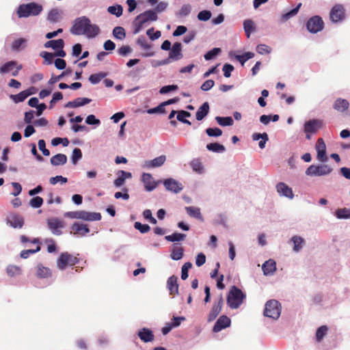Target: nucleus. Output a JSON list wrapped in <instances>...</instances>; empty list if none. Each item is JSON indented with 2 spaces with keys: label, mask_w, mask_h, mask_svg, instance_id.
Wrapping results in <instances>:
<instances>
[{
  "label": "nucleus",
  "mask_w": 350,
  "mask_h": 350,
  "mask_svg": "<svg viewBox=\"0 0 350 350\" xmlns=\"http://www.w3.org/2000/svg\"><path fill=\"white\" fill-rule=\"evenodd\" d=\"M206 148L209 151H212L214 152H223L225 151V147L218 143H211L206 145Z\"/></svg>",
  "instance_id": "e433bc0d"
},
{
  "label": "nucleus",
  "mask_w": 350,
  "mask_h": 350,
  "mask_svg": "<svg viewBox=\"0 0 350 350\" xmlns=\"http://www.w3.org/2000/svg\"><path fill=\"white\" fill-rule=\"evenodd\" d=\"M243 28L247 37L249 38L250 36L251 33L254 31L255 29L253 21L250 19H247L244 21Z\"/></svg>",
  "instance_id": "f704fd0d"
},
{
  "label": "nucleus",
  "mask_w": 350,
  "mask_h": 350,
  "mask_svg": "<svg viewBox=\"0 0 350 350\" xmlns=\"http://www.w3.org/2000/svg\"><path fill=\"white\" fill-rule=\"evenodd\" d=\"M16 66V62L14 61H10L4 64L0 68V72L2 74H6L12 71Z\"/></svg>",
  "instance_id": "4c0bfd02"
},
{
  "label": "nucleus",
  "mask_w": 350,
  "mask_h": 350,
  "mask_svg": "<svg viewBox=\"0 0 350 350\" xmlns=\"http://www.w3.org/2000/svg\"><path fill=\"white\" fill-rule=\"evenodd\" d=\"M183 55L182 53V44L180 42H175L170 49L168 57L173 61H177L182 59Z\"/></svg>",
  "instance_id": "2eb2a0df"
},
{
  "label": "nucleus",
  "mask_w": 350,
  "mask_h": 350,
  "mask_svg": "<svg viewBox=\"0 0 350 350\" xmlns=\"http://www.w3.org/2000/svg\"><path fill=\"white\" fill-rule=\"evenodd\" d=\"M186 237V234L178 233V232H174L170 235L165 236V239L170 242H175V241H180L185 240Z\"/></svg>",
  "instance_id": "c9c22d12"
},
{
  "label": "nucleus",
  "mask_w": 350,
  "mask_h": 350,
  "mask_svg": "<svg viewBox=\"0 0 350 350\" xmlns=\"http://www.w3.org/2000/svg\"><path fill=\"white\" fill-rule=\"evenodd\" d=\"M137 336L144 342H152L154 338V336L152 330L146 327L140 329L137 333Z\"/></svg>",
  "instance_id": "6ab92c4d"
},
{
  "label": "nucleus",
  "mask_w": 350,
  "mask_h": 350,
  "mask_svg": "<svg viewBox=\"0 0 350 350\" xmlns=\"http://www.w3.org/2000/svg\"><path fill=\"white\" fill-rule=\"evenodd\" d=\"M158 18L157 13L153 10H147L137 16L133 22L135 25L134 33H139L148 21H155Z\"/></svg>",
  "instance_id": "20e7f679"
},
{
  "label": "nucleus",
  "mask_w": 350,
  "mask_h": 350,
  "mask_svg": "<svg viewBox=\"0 0 350 350\" xmlns=\"http://www.w3.org/2000/svg\"><path fill=\"white\" fill-rule=\"evenodd\" d=\"M40 56L44 59V62L47 64H51L53 62V57H55L54 54L46 51H42L40 53Z\"/></svg>",
  "instance_id": "338daca9"
},
{
  "label": "nucleus",
  "mask_w": 350,
  "mask_h": 350,
  "mask_svg": "<svg viewBox=\"0 0 350 350\" xmlns=\"http://www.w3.org/2000/svg\"><path fill=\"white\" fill-rule=\"evenodd\" d=\"M42 10L43 8L41 5L31 2L20 5L17 10V14L19 18H27L38 16Z\"/></svg>",
  "instance_id": "f03ea898"
},
{
  "label": "nucleus",
  "mask_w": 350,
  "mask_h": 350,
  "mask_svg": "<svg viewBox=\"0 0 350 350\" xmlns=\"http://www.w3.org/2000/svg\"><path fill=\"white\" fill-rule=\"evenodd\" d=\"M329 18L334 23L342 21L345 18V9L342 5H334L329 13Z\"/></svg>",
  "instance_id": "9b49d317"
},
{
  "label": "nucleus",
  "mask_w": 350,
  "mask_h": 350,
  "mask_svg": "<svg viewBox=\"0 0 350 350\" xmlns=\"http://www.w3.org/2000/svg\"><path fill=\"white\" fill-rule=\"evenodd\" d=\"M142 180L144 185L145 189L148 191H152L157 186V183L149 173H144L142 176Z\"/></svg>",
  "instance_id": "dca6fc26"
},
{
  "label": "nucleus",
  "mask_w": 350,
  "mask_h": 350,
  "mask_svg": "<svg viewBox=\"0 0 350 350\" xmlns=\"http://www.w3.org/2000/svg\"><path fill=\"white\" fill-rule=\"evenodd\" d=\"M209 112V105L208 102L204 103L198 109L196 118L197 120H202L204 119Z\"/></svg>",
  "instance_id": "bb28decb"
},
{
  "label": "nucleus",
  "mask_w": 350,
  "mask_h": 350,
  "mask_svg": "<svg viewBox=\"0 0 350 350\" xmlns=\"http://www.w3.org/2000/svg\"><path fill=\"white\" fill-rule=\"evenodd\" d=\"M165 160L166 157L165 155H161L152 160L146 161L144 163V167L148 168L161 167L164 164Z\"/></svg>",
  "instance_id": "412c9836"
},
{
  "label": "nucleus",
  "mask_w": 350,
  "mask_h": 350,
  "mask_svg": "<svg viewBox=\"0 0 350 350\" xmlns=\"http://www.w3.org/2000/svg\"><path fill=\"white\" fill-rule=\"evenodd\" d=\"M291 241L294 243L293 250L297 252L301 249L304 240L300 237L294 236L292 237Z\"/></svg>",
  "instance_id": "c03bdc74"
},
{
  "label": "nucleus",
  "mask_w": 350,
  "mask_h": 350,
  "mask_svg": "<svg viewBox=\"0 0 350 350\" xmlns=\"http://www.w3.org/2000/svg\"><path fill=\"white\" fill-rule=\"evenodd\" d=\"M7 273L11 277L18 275L21 273V269L15 265H9L7 267Z\"/></svg>",
  "instance_id": "603ef678"
},
{
  "label": "nucleus",
  "mask_w": 350,
  "mask_h": 350,
  "mask_svg": "<svg viewBox=\"0 0 350 350\" xmlns=\"http://www.w3.org/2000/svg\"><path fill=\"white\" fill-rule=\"evenodd\" d=\"M64 41L63 39L49 40L44 44V47L52 48L54 50H57L58 49L64 48Z\"/></svg>",
  "instance_id": "c756f323"
},
{
  "label": "nucleus",
  "mask_w": 350,
  "mask_h": 350,
  "mask_svg": "<svg viewBox=\"0 0 350 350\" xmlns=\"http://www.w3.org/2000/svg\"><path fill=\"white\" fill-rule=\"evenodd\" d=\"M81 219L85 221H99L101 219V215L99 213H91L85 211H81Z\"/></svg>",
  "instance_id": "a878e982"
},
{
  "label": "nucleus",
  "mask_w": 350,
  "mask_h": 350,
  "mask_svg": "<svg viewBox=\"0 0 350 350\" xmlns=\"http://www.w3.org/2000/svg\"><path fill=\"white\" fill-rule=\"evenodd\" d=\"M323 127V122L319 119H312L305 122L304 132L307 139H311V135L315 134Z\"/></svg>",
  "instance_id": "423d86ee"
},
{
  "label": "nucleus",
  "mask_w": 350,
  "mask_h": 350,
  "mask_svg": "<svg viewBox=\"0 0 350 350\" xmlns=\"http://www.w3.org/2000/svg\"><path fill=\"white\" fill-rule=\"evenodd\" d=\"M332 169L327 165H311L306 170V174L310 176H321L330 174Z\"/></svg>",
  "instance_id": "0eeeda50"
},
{
  "label": "nucleus",
  "mask_w": 350,
  "mask_h": 350,
  "mask_svg": "<svg viewBox=\"0 0 350 350\" xmlns=\"http://www.w3.org/2000/svg\"><path fill=\"white\" fill-rule=\"evenodd\" d=\"M118 174H120V176H119L118 178H116L113 182L114 185L116 187H119L122 186L124 183L125 180L126 178H130L132 176V174L131 172H127L124 170L119 171Z\"/></svg>",
  "instance_id": "c85d7f7f"
},
{
  "label": "nucleus",
  "mask_w": 350,
  "mask_h": 350,
  "mask_svg": "<svg viewBox=\"0 0 350 350\" xmlns=\"http://www.w3.org/2000/svg\"><path fill=\"white\" fill-rule=\"evenodd\" d=\"M306 27L310 33H316L323 30L324 22L319 16H314L308 21Z\"/></svg>",
  "instance_id": "1a4fd4ad"
},
{
  "label": "nucleus",
  "mask_w": 350,
  "mask_h": 350,
  "mask_svg": "<svg viewBox=\"0 0 350 350\" xmlns=\"http://www.w3.org/2000/svg\"><path fill=\"white\" fill-rule=\"evenodd\" d=\"M49 182L53 185H56L58 182L64 184L68 182V179L67 178L63 177L62 176H56L55 177H51L49 180Z\"/></svg>",
  "instance_id": "774afa93"
},
{
  "label": "nucleus",
  "mask_w": 350,
  "mask_h": 350,
  "mask_svg": "<svg viewBox=\"0 0 350 350\" xmlns=\"http://www.w3.org/2000/svg\"><path fill=\"white\" fill-rule=\"evenodd\" d=\"M245 298V295L242 291L235 286H232L227 296V304L230 308H238Z\"/></svg>",
  "instance_id": "7ed1b4c3"
},
{
  "label": "nucleus",
  "mask_w": 350,
  "mask_h": 350,
  "mask_svg": "<svg viewBox=\"0 0 350 350\" xmlns=\"http://www.w3.org/2000/svg\"><path fill=\"white\" fill-rule=\"evenodd\" d=\"M29 205L33 208H39L43 204V199L40 196H36L29 200Z\"/></svg>",
  "instance_id": "5fc2aeb1"
},
{
  "label": "nucleus",
  "mask_w": 350,
  "mask_h": 350,
  "mask_svg": "<svg viewBox=\"0 0 350 350\" xmlns=\"http://www.w3.org/2000/svg\"><path fill=\"white\" fill-rule=\"evenodd\" d=\"M67 162V157L64 154H57L51 158V163L53 165H64Z\"/></svg>",
  "instance_id": "7c9ffc66"
},
{
  "label": "nucleus",
  "mask_w": 350,
  "mask_h": 350,
  "mask_svg": "<svg viewBox=\"0 0 350 350\" xmlns=\"http://www.w3.org/2000/svg\"><path fill=\"white\" fill-rule=\"evenodd\" d=\"M113 36L119 40H123L126 36L125 30L122 27H116L113 29Z\"/></svg>",
  "instance_id": "de8ad7c7"
},
{
  "label": "nucleus",
  "mask_w": 350,
  "mask_h": 350,
  "mask_svg": "<svg viewBox=\"0 0 350 350\" xmlns=\"http://www.w3.org/2000/svg\"><path fill=\"white\" fill-rule=\"evenodd\" d=\"M191 8L189 4L183 5L180 10L178 11V15L179 16H185L189 14L191 12Z\"/></svg>",
  "instance_id": "0e129e2a"
},
{
  "label": "nucleus",
  "mask_w": 350,
  "mask_h": 350,
  "mask_svg": "<svg viewBox=\"0 0 350 350\" xmlns=\"http://www.w3.org/2000/svg\"><path fill=\"white\" fill-rule=\"evenodd\" d=\"M47 225L53 234L60 235L62 234L61 229L64 228V224L60 219L57 218H50L47 221Z\"/></svg>",
  "instance_id": "f8f14e48"
},
{
  "label": "nucleus",
  "mask_w": 350,
  "mask_h": 350,
  "mask_svg": "<svg viewBox=\"0 0 350 350\" xmlns=\"http://www.w3.org/2000/svg\"><path fill=\"white\" fill-rule=\"evenodd\" d=\"M27 95L26 94L25 90L24 91H22L20 93L17 94H14V95H11L10 96V98L15 103H21V102H23L27 98Z\"/></svg>",
  "instance_id": "3c124183"
},
{
  "label": "nucleus",
  "mask_w": 350,
  "mask_h": 350,
  "mask_svg": "<svg viewBox=\"0 0 350 350\" xmlns=\"http://www.w3.org/2000/svg\"><path fill=\"white\" fill-rule=\"evenodd\" d=\"M91 101L92 100L90 98L79 97L72 101H69L68 103H67L65 107L69 108H76L87 105L90 103Z\"/></svg>",
  "instance_id": "b1692460"
},
{
  "label": "nucleus",
  "mask_w": 350,
  "mask_h": 350,
  "mask_svg": "<svg viewBox=\"0 0 350 350\" xmlns=\"http://www.w3.org/2000/svg\"><path fill=\"white\" fill-rule=\"evenodd\" d=\"M60 18V12L57 9H52L47 16V19L52 23H57Z\"/></svg>",
  "instance_id": "79ce46f5"
},
{
  "label": "nucleus",
  "mask_w": 350,
  "mask_h": 350,
  "mask_svg": "<svg viewBox=\"0 0 350 350\" xmlns=\"http://www.w3.org/2000/svg\"><path fill=\"white\" fill-rule=\"evenodd\" d=\"M107 76L105 72H99L96 74H92L89 77V81L92 84H96L99 83L103 79Z\"/></svg>",
  "instance_id": "37998d69"
},
{
  "label": "nucleus",
  "mask_w": 350,
  "mask_h": 350,
  "mask_svg": "<svg viewBox=\"0 0 350 350\" xmlns=\"http://www.w3.org/2000/svg\"><path fill=\"white\" fill-rule=\"evenodd\" d=\"M206 134L209 137H219L222 135V131L219 128H208L206 130Z\"/></svg>",
  "instance_id": "6e6d98bb"
},
{
  "label": "nucleus",
  "mask_w": 350,
  "mask_h": 350,
  "mask_svg": "<svg viewBox=\"0 0 350 350\" xmlns=\"http://www.w3.org/2000/svg\"><path fill=\"white\" fill-rule=\"evenodd\" d=\"M252 138L254 140H258L260 139H262L258 143V146L261 149L265 147V144L269 139L268 135L266 133H263L262 134L254 133L252 135Z\"/></svg>",
  "instance_id": "2f4dec72"
},
{
  "label": "nucleus",
  "mask_w": 350,
  "mask_h": 350,
  "mask_svg": "<svg viewBox=\"0 0 350 350\" xmlns=\"http://www.w3.org/2000/svg\"><path fill=\"white\" fill-rule=\"evenodd\" d=\"M52 272L48 267H44L42 265L37 266L36 276L39 278H47L51 277Z\"/></svg>",
  "instance_id": "cd10ccee"
},
{
  "label": "nucleus",
  "mask_w": 350,
  "mask_h": 350,
  "mask_svg": "<svg viewBox=\"0 0 350 350\" xmlns=\"http://www.w3.org/2000/svg\"><path fill=\"white\" fill-rule=\"evenodd\" d=\"M7 221L14 228H21L24 224V219L23 217L17 214L10 215L7 219Z\"/></svg>",
  "instance_id": "aec40b11"
},
{
  "label": "nucleus",
  "mask_w": 350,
  "mask_h": 350,
  "mask_svg": "<svg viewBox=\"0 0 350 350\" xmlns=\"http://www.w3.org/2000/svg\"><path fill=\"white\" fill-rule=\"evenodd\" d=\"M254 57V53L252 52H246L243 55H237L235 58L243 65L248 59H252Z\"/></svg>",
  "instance_id": "a19ab883"
},
{
  "label": "nucleus",
  "mask_w": 350,
  "mask_h": 350,
  "mask_svg": "<svg viewBox=\"0 0 350 350\" xmlns=\"http://www.w3.org/2000/svg\"><path fill=\"white\" fill-rule=\"evenodd\" d=\"M224 304V299L222 295H220L218 299L215 301L213 307L208 316V321L211 322L214 321L218 314L221 311V308Z\"/></svg>",
  "instance_id": "9d476101"
},
{
  "label": "nucleus",
  "mask_w": 350,
  "mask_h": 350,
  "mask_svg": "<svg viewBox=\"0 0 350 350\" xmlns=\"http://www.w3.org/2000/svg\"><path fill=\"white\" fill-rule=\"evenodd\" d=\"M178 278L175 275L170 276L167 281V286L170 294L175 295L178 293Z\"/></svg>",
  "instance_id": "4be33fe9"
},
{
  "label": "nucleus",
  "mask_w": 350,
  "mask_h": 350,
  "mask_svg": "<svg viewBox=\"0 0 350 350\" xmlns=\"http://www.w3.org/2000/svg\"><path fill=\"white\" fill-rule=\"evenodd\" d=\"M328 328L326 325H322L319 327L316 332V338L318 342L321 341L325 335L327 334Z\"/></svg>",
  "instance_id": "8fccbe9b"
},
{
  "label": "nucleus",
  "mask_w": 350,
  "mask_h": 350,
  "mask_svg": "<svg viewBox=\"0 0 350 350\" xmlns=\"http://www.w3.org/2000/svg\"><path fill=\"white\" fill-rule=\"evenodd\" d=\"M281 313V304L275 299L268 301L265 304L264 315L273 319H278Z\"/></svg>",
  "instance_id": "39448f33"
},
{
  "label": "nucleus",
  "mask_w": 350,
  "mask_h": 350,
  "mask_svg": "<svg viewBox=\"0 0 350 350\" xmlns=\"http://www.w3.org/2000/svg\"><path fill=\"white\" fill-rule=\"evenodd\" d=\"M107 10L111 14L116 15L117 17L122 16L123 12V8L120 5L109 6Z\"/></svg>",
  "instance_id": "49530a36"
},
{
  "label": "nucleus",
  "mask_w": 350,
  "mask_h": 350,
  "mask_svg": "<svg viewBox=\"0 0 350 350\" xmlns=\"http://www.w3.org/2000/svg\"><path fill=\"white\" fill-rule=\"evenodd\" d=\"M211 12L208 10L200 11L198 14V18L199 21H207L211 17Z\"/></svg>",
  "instance_id": "bf43d9fd"
},
{
  "label": "nucleus",
  "mask_w": 350,
  "mask_h": 350,
  "mask_svg": "<svg viewBox=\"0 0 350 350\" xmlns=\"http://www.w3.org/2000/svg\"><path fill=\"white\" fill-rule=\"evenodd\" d=\"M301 3H299L296 8H295L294 9L291 10V11H289L288 12L286 13V14H284L282 15L281 16V21L282 22H286V21H288L289 18H291V17L295 16L297 12H299V8H301Z\"/></svg>",
  "instance_id": "72a5a7b5"
},
{
  "label": "nucleus",
  "mask_w": 350,
  "mask_h": 350,
  "mask_svg": "<svg viewBox=\"0 0 350 350\" xmlns=\"http://www.w3.org/2000/svg\"><path fill=\"white\" fill-rule=\"evenodd\" d=\"M41 250V247L40 246L38 245L36 249L35 250H23L21 252V257L22 258H27L29 255L31 254H33L38 252H39L40 250Z\"/></svg>",
  "instance_id": "e2e57ef3"
},
{
  "label": "nucleus",
  "mask_w": 350,
  "mask_h": 350,
  "mask_svg": "<svg viewBox=\"0 0 350 350\" xmlns=\"http://www.w3.org/2000/svg\"><path fill=\"white\" fill-rule=\"evenodd\" d=\"M82 157V152L81 150L78 148H75L72 151V154L71 157L72 162L74 165L77 164L78 161L81 159Z\"/></svg>",
  "instance_id": "864d4df0"
},
{
  "label": "nucleus",
  "mask_w": 350,
  "mask_h": 350,
  "mask_svg": "<svg viewBox=\"0 0 350 350\" xmlns=\"http://www.w3.org/2000/svg\"><path fill=\"white\" fill-rule=\"evenodd\" d=\"M256 51L261 55L271 53V49L266 44H258L256 46Z\"/></svg>",
  "instance_id": "69168bd1"
},
{
  "label": "nucleus",
  "mask_w": 350,
  "mask_h": 350,
  "mask_svg": "<svg viewBox=\"0 0 350 350\" xmlns=\"http://www.w3.org/2000/svg\"><path fill=\"white\" fill-rule=\"evenodd\" d=\"M70 33L73 35H85L88 38H94L100 32L98 26L92 24L90 20L86 16L76 18L70 28Z\"/></svg>",
  "instance_id": "f257e3e1"
},
{
  "label": "nucleus",
  "mask_w": 350,
  "mask_h": 350,
  "mask_svg": "<svg viewBox=\"0 0 350 350\" xmlns=\"http://www.w3.org/2000/svg\"><path fill=\"white\" fill-rule=\"evenodd\" d=\"M230 319L226 315H222L215 322L213 331L215 333L219 332L221 330L230 327Z\"/></svg>",
  "instance_id": "4468645a"
},
{
  "label": "nucleus",
  "mask_w": 350,
  "mask_h": 350,
  "mask_svg": "<svg viewBox=\"0 0 350 350\" xmlns=\"http://www.w3.org/2000/svg\"><path fill=\"white\" fill-rule=\"evenodd\" d=\"M215 120L219 125L223 126H231L233 124V122H234L232 118L230 116L229 117L217 116L215 118Z\"/></svg>",
  "instance_id": "ea45409f"
},
{
  "label": "nucleus",
  "mask_w": 350,
  "mask_h": 350,
  "mask_svg": "<svg viewBox=\"0 0 350 350\" xmlns=\"http://www.w3.org/2000/svg\"><path fill=\"white\" fill-rule=\"evenodd\" d=\"M191 166L193 171L201 173L203 171L202 163L198 159H194L191 162Z\"/></svg>",
  "instance_id": "680f3d73"
},
{
  "label": "nucleus",
  "mask_w": 350,
  "mask_h": 350,
  "mask_svg": "<svg viewBox=\"0 0 350 350\" xmlns=\"http://www.w3.org/2000/svg\"><path fill=\"white\" fill-rule=\"evenodd\" d=\"M134 227L141 233H146L150 230V227L148 224H142L139 221H136L134 224Z\"/></svg>",
  "instance_id": "13d9d810"
},
{
  "label": "nucleus",
  "mask_w": 350,
  "mask_h": 350,
  "mask_svg": "<svg viewBox=\"0 0 350 350\" xmlns=\"http://www.w3.org/2000/svg\"><path fill=\"white\" fill-rule=\"evenodd\" d=\"M192 267L190 262H185L181 269V278L185 280L188 278V271Z\"/></svg>",
  "instance_id": "4d7b16f0"
},
{
  "label": "nucleus",
  "mask_w": 350,
  "mask_h": 350,
  "mask_svg": "<svg viewBox=\"0 0 350 350\" xmlns=\"http://www.w3.org/2000/svg\"><path fill=\"white\" fill-rule=\"evenodd\" d=\"M185 210L187 213L192 217H195L196 219H202V215L200 213V209L198 207L194 206H187L185 207Z\"/></svg>",
  "instance_id": "473e14b6"
},
{
  "label": "nucleus",
  "mask_w": 350,
  "mask_h": 350,
  "mask_svg": "<svg viewBox=\"0 0 350 350\" xmlns=\"http://www.w3.org/2000/svg\"><path fill=\"white\" fill-rule=\"evenodd\" d=\"M262 269L265 275L273 274L276 270V263L273 260L269 259L262 265Z\"/></svg>",
  "instance_id": "393cba45"
},
{
  "label": "nucleus",
  "mask_w": 350,
  "mask_h": 350,
  "mask_svg": "<svg viewBox=\"0 0 350 350\" xmlns=\"http://www.w3.org/2000/svg\"><path fill=\"white\" fill-rule=\"evenodd\" d=\"M71 232L75 236L83 237L90 232V228L87 224L75 222L71 226Z\"/></svg>",
  "instance_id": "ddd939ff"
},
{
  "label": "nucleus",
  "mask_w": 350,
  "mask_h": 350,
  "mask_svg": "<svg viewBox=\"0 0 350 350\" xmlns=\"http://www.w3.org/2000/svg\"><path fill=\"white\" fill-rule=\"evenodd\" d=\"M349 101L346 99L341 98H337L333 104V108L339 112L346 111L349 109Z\"/></svg>",
  "instance_id": "5701e85b"
},
{
  "label": "nucleus",
  "mask_w": 350,
  "mask_h": 350,
  "mask_svg": "<svg viewBox=\"0 0 350 350\" xmlns=\"http://www.w3.org/2000/svg\"><path fill=\"white\" fill-rule=\"evenodd\" d=\"M276 189L280 196H285L289 199H293L294 194L293 190L284 183H279L276 185Z\"/></svg>",
  "instance_id": "a211bd4d"
},
{
  "label": "nucleus",
  "mask_w": 350,
  "mask_h": 350,
  "mask_svg": "<svg viewBox=\"0 0 350 350\" xmlns=\"http://www.w3.org/2000/svg\"><path fill=\"white\" fill-rule=\"evenodd\" d=\"M221 52V49L219 48H214L212 50L209 51L204 55V59L206 60H210L213 59L215 56H217Z\"/></svg>",
  "instance_id": "052dcab7"
},
{
  "label": "nucleus",
  "mask_w": 350,
  "mask_h": 350,
  "mask_svg": "<svg viewBox=\"0 0 350 350\" xmlns=\"http://www.w3.org/2000/svg\"><path fill=\"white\" fill-rule=\"evenodd\" d=\"M163 184L166 189L176 193H179L183 189L182 184H180V183H178V181L175 180L173 178L166 179L164 181Z\"/></svg>",
  "instance_id": "f3484780"
},
{
  "label": "nucleus",
  "mask_w": 350,
  "mask_h": 350,
  "mask_svg": "<svg viewBox=\"0 0 350 350\" xmlns=\"http://www.w3.org/2000/svg\"><path fill=\"white\" fill-rule=\"evenodd\" d=\"M183 248L182 247H175L173 248L171 254V258L174 260H178L183 258Z\"/></svg>",
  "instance_id": "58836bf2"
},
{
  "label": "nucleus",
  "mask_w": 350,
  "mask_h": 350,
  "mask_svg": "<svg viewBox=\"0 0 350 350\" xmlns=\"http://www.w3.org/2000/svg\"><path fill=\"white\" fill-rule=\"evenodd\" d=\"M27 42V40L25 38H18L15 40L12 44V48L14 51H18L21 49H24L25 47V44Z\"/></svg>",
  "instance_id": "a18cd8bd"
},
{
  "label": "nucleus",
  "mask_w": 350,
  "mask_h": 350,
  "mask_svg": "<svg viewBox=\"0 0 350 350\" xmlns=\"http://www.w3.org/2000/svg\"><path fill=\"white\" fill-rule=\"evenodd\" d=\"M336 215L339 219L350 218V209L346 208H339L336 211Z\"/></svg>",
  "instance_id": "09e8293b"
},
{
  "label": "nucleus",
  "mask_w": 350,
  "mask_h": 350,
  "mask_svg": "<svg viewBox=\"0 0 350 350\" xmlns=\"http://www.w3.org/2000/svg\"><path fill=\"white\" fill-rule=\"evenodd\" d=\"M77 257L74 256L67 252L61 254L57 259V267L59 269L64 270L67 266H72L79 262Z\"/></svg>",
  "instance_id": "6e6552de"
}]
</instances>
